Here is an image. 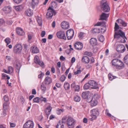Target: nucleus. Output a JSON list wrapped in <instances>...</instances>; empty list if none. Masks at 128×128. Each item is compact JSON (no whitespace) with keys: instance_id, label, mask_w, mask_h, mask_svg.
<instances>
[{"instance_id":"obj_60","label":"nucleus","mask_w":128,"mask_h":128,"mask_svg":"<svg viewBox=\"0 0 128 128\" xmlns=\"http://www.w3.org/2000/svg\"><path fill=\"white\" fill-rule=\"evenodd\" d=\"M76 86L75 83L74 82L71 85V88L72 90H74Z\"/></svg>"},{"instance_id":"obj_50","label":"nucleus","mask_w":128,"mask_h":128,"mask_svg":"<svg viewBox=\"0 0 128 128\" xmlns=\"http://www.w3.org/2000/svg\"><path fill=\"white\" fill-rule=\"evenodd\" d=\"M40 99L39 98L36 97L34 98L33 100L34 102L38 103L40 102Z\"/></svg>"},{"instance_id":"obj_9","label":"nucleus","mask_w":128,"mask_h":128,"mask_svg":"<svg viewBox=\"0 0 128 128\" xmlns=\"http://www.w3.org/2000/svg\"><path fill=\"white\" fill-rule=\"evenodd\" d=\"M74 121L72 118L69 117L67 120V124L69 128H73Z\"/></svg>"},{"instance_id":"obj_25","label":"nucleus","mask_w":128,"mask_h":128,"mask_svg":"<svg viewBox=\"0 0 128 128\" xmlns=\"http://www.w3.org/2000/svg\"><path fill=\"white\" fill-rule=\"evenodd\" d=\"M90 43L92 46H96L97 43V40L96 38H92L90 40Z\"/></svg>"},{"instance_id":"obj_64","label":"nucleus","mask_w":128,"mask_h":128,"mask_svg":"<svg viewBox=\"0 0 128 128\" xmlns=\"http://www.w3.org/2000/svg\"><path fill=\"white\" fill-rule=\"evenodd\" d=\"M46 34V32L44 31H42L41 34V36L42 37H43Z\"/></svg>"},{"instance_id":"obj_4","label":"nucleus","mask_w":128,"mask_h":128,"mask_svg":"<svg viewBox=\"0 0 128 128\" xmlns=\"http://www.w3.org/2000/svg\"><path fill=\"white\" fill-rule=\"evenodd\" d=\"M91 116L92 118L91 120L96 119L97 116L99 114V111L97 108L93 109L91 110Z\"/></svg>"},{"instance_id":"obj_15","label":"nucleus","mask_w":128,"mask_h":128,"mask_svg":"<svg viewBox=\"0 0 128 128\" xmlns=\"http://www.w3.org/2000/svg\"><path fill=\"white\" fill-rule=\"evenodd\" d=\"M74 46L76 50H81L83 48V44L81 42H78L75 44Z\"/></svg>"},{"instance_id":"obj_14","label":"nucleus","mask_w":128,"mask_h":128,"mask_svg":"<svg viewBox=\"0 0 128 128\" xmlns=\"http://www.w3.org/2000/svg\"><path fill=\"white\" fill-rule=\"evenodd\" d=\"M34 60L36 64L35 67L36 68H38L40 66V59L39 57L36 56L34 57Z\"/></svg>"},{"instance_id":"obj_48","label":"nucleus","mask_w":128,"mask_h":128,"mask_svg":"<svg viewBox=\"0 0 128 128\" xmlns=\"http://www.w3.org/2000/svg\"><path fill=\"white\" fill-rule=\"evenodd\" d=\"M104 39V38L103 35L100 36L99 37V40L101 42H103Z\"/></svg>"},{"instance_id":"obj_11","label":"nucleus","mask_w":128,"mask_h":128,"mask_svg":"<svg viewBox=\"0 0 128 128\" xmlns=\"http://www.w3.org/2000/svg\"><path fill=\"white\" fill-rule=\"evenodd\" d=\"M116 50L118 52L120 53H122L125 51V47L122 44H118L117 46Z\"/></svg>"},{"instance_id":"obj_36","label":"nucleus","mask_w":128,"mask_h":128,"mask_svg":"<svg viewBox=\"0 0 128 128\" xmlns=\"http://www.w3.org/2000/svg\"><path fill=\"white\" fill-rule=\"evenodd\" d=\"M90 85L88 82V83L85 84L83 86V88L84 90H87L89 89L90 88Z\"/></svg>"},{"instance_id":"obj_28","label":"nucleus","mask_w":128,"mask_h":128,"mask_svg":"<svg viewBox=\"0 0 128 128\" xmlns=\"http://www.w3.org/2000/svg\"><path fill=\"white\" fill-rule=\"evenodd\" d=\"M108 14H107L104 12L102 13L100 16V20H105L106 19V18L108 17Z\"/></svg>"},{"instance_id":"obj_3","label":"nucleus","mask_w":128,"mask_h":128,"mask_svg":"<svg viewBox=\"0 0 128 128\" xmlns=\"http://www.w3.org/2000/svg\"><path fill=\"white\" fill-rule=\"evenodd\" d=\"M100 6L102 10L105 12H108L110 10V8L107 2L104 0L101 1Z\"/></svg>"},{"instance_id":"obj_59","label":"nucleus","mask_w":128,"mask_h":128,"mask_svg":"<svg viewBox=\"0 0 128 128\" xmlns=\"http://www.w3.org/2000/svg\"><path fill=\"white\" fill-rule=\"evenodd\" d=\"M40 100H41L42 101H44V102H47L46 98H44L42 97H40Z\"/></svg>"},{"instance_id":"obj_21","label":"nucleus","mask_w":128,"mask_h":128,"mask_svg":"<svg viewBox=\"0 0 128 128\" xmlns=\"http://www.w3.org/2000/svg\"><path fill=\"white\" fill-rule=\"evenodd\" d=\"M31 51L32 53L34 54H36L39 52L38 49L36 46H32L31 48Z\"/></svg>"},{"instance_id":"obj_24","label":"nucleus","mask_w":128,"mask_h":128,"mask_svg":"<svg viewBox=\"0 0 128 128\" xmlns=\"http://www.w3.org/2000/svg\"><path fill=\"white\" fill-rule=\"evenodd\" d=\"M52 109V107L50 105L47 107L46 108V110H45V112L46 113L48 118L50 113Z\"/></svg>"},{"instance_id":"obj_16","label":"nucleus","mask_w":128,"mask_h":128,"mask_svg":"<svg viewBox=\"0 0 128 128\" xmlns=\"http://www.w3.org/2000/svg\"><path fill=\"white\" fill-rule=\"evenodd\" d=\"M101 32V33H103L106 32V30L103 28L99 29L98 28H95L93 29L92 31L93 33H99Z\"/></svg>"},{"instance_id":"obj_55","label":"nucleus","mask_w":128,"mask_h":128,"mask_svg":"<svg viewBox=\"0 0 128 128\" xmlns=\"http://www.w3.org/2000/svg\"><path fill=\"white\" fill-rule=\"evenodd\" d=\"M66 77L64 76V75H62L60 77V80L61 82H64L65 80Z\"/></svg>"},{"instance_id":"obj_56","label":"nucleus","mask_w":128,"mask_h":128,"mask_svg":"<svg viewBox=\"0 0 128 128\" xmlns=\"http://www.w3.org/2000/svg\"><path fill=\"white\" fill-rule=\"evenodd\" d=\"M4 100L5 101L7 102L9 101V98L8 96L5 95L4 97Z\"/></svg>"},{"instance_id":"obj_2","label":"nucleus","mask_w":128,"mask_h":128,"mask_svg":"<svg viewBox=\"0 0 128 128\" xmlns=\"http://www.w3.org/2000/svg\"><path fill=\"white\" fill-rule=\"evenodd\" d=\"M52 7H52H49L47 10L48 11L46 13V17L49 20L52 19L53 16H55L56 14V12L53 8Z\"/></svg>"},{"instance_id":"obj_46","label":"nucleus","mask_w":128,"mask_h":128,"mask_svg":"<svg viewBox=\"0 0 128 128\" xmlns=\"http://www.w3.org/2000/svg\"><path fill=\"white\" fill-rule=\"evenodd\" d=\"M119 28V26L116 22L115 23V27L114 28V30L116 32L118 31V30Z\"/></svg>"},{"instance_id":"obj_12","label":"nucleus","mask_w":128,"mask_h":128,"mask_svg":"<svg viewBox=\"0 0 128 128\" xmlns=\"http://www.w3.org/2000/svg\"><path fill=\"white\" fill-rule=\"evenodd\" d=\"M62 28L65 30H67L70 28L69 23L67 22L64 21L62 22L60 24Z\"/></svg>"},{"instance_id":"obj_22","label":"nucleus","mask_w":128,"mask_h":128,"mask_svg":"<svg viewBox=\"0 0 128 128\" xmlns=\"http://www.w3.org/2000/svg\"><path fill=\"white\" fill-rule=\"evenodd\" d=\"M90 92L88 91L83 92L82 94V97L84 99H86L89 96Z\"/></svg>"},{"instance_id":"obj_39","label":"nucleus","mask_w":128,"mask_h":128,"mask_svg":"<svg viewBox=\"0 0 128 128\" xmlns=\"http://www.w3.org/2000/svg\"><path fill=\"white\" fill-rule=\"evenodd\" d=\"M124 61L127 65H128V54L124 57Z\"/></svg>"},{"instance_id":"obj_43","label":"nucleus","mask_w":128,"mask_h":128,"mask_svg":"<svg viewBox=\"0 0 128 128\" xmlns=\"http://www.w3.org/2000/svg\"><path fill=\"white\" fill-rule=\"evenodd\" d=\"M14 8L17 11H20L22 8V6H14Z\"/></svg>"},{"instance_id":"obj_33","label":"nucleus","mask_w":128,"mask_h":128,"mask_svg":"<svg viewBox=\"0 0 128 128\" xmlns=\"http://www.w3.org/2000/svg\"><path fill=\"white\" fill-rule=\"evenodd\" d=\"M64 88L65 90H68L70 88V85L68 82L65 83L64 85Z\"/></svg>"},{"instance_id":"obj_42","label":"nucleus","mask_w":128,"mask_h":128,"mask_svg":"<svg viewBox=\"0 0 128 128\" xmlns=\"http://www.w3.org/2000/svg\"><path fill=\"white\" fill-rule=\"evenodd\" d=\"M56 113L58 114H60L62 112L64 111V109H61L58 108L56 110Z\"/></svg>"},{"instance_id":"obj_61","label":"nucleus","mask_w":128,"mask_h":128,"mask_svg":"<svg viewBox=\"0 0 128 128\" xmlns=\"http://www.w3.org/2000/svg\"><path fill=\"white\" fill-rule=\"evenodd\" d=\"M14 2L18 4L20 3L22 1V0H13Z\"/></svg>"},{"instance_id":"obj_8","label":"nucleus","mask_w":128,"mask_h":128,"mask_svg":"<svg viewBox=\"0 0 128 128\" xmlns=\"http://www.w3.org/2000/svg\"><path fill=\"white\" fill-rule=\"evenodd\" d=\"M74 34V30L72 29H70L67 31L66 35L68 40H70L73 38Z\"/></svg>"},{"instance_id":"obj_38","label":"nucleus","mask_w":128,"mask_h":128,"mask_svg":"<svg viewBox=\"0 0 128 128\" xmlns=\"http://www.w3.org/2000/svg\"><path fill=\"white\" fill-rule=\"evenodd\" d=\"M67 116H64L63 117L62 119V121H61V123H62V124H65L66 122H67Z\"/></svg>"},{"instance_id":"obj_45","label":"nucleus","mask_w":128,"mask_h":128,"mask_svg":"<svg viewBox=\"0 0 128 128\" xmlns=\"http://www.w3.org/2000/svg\"><path fill=\"white\" fill-rule=\"evenodd\" d=\"M33 36V34L31 33L29 34H28V42H30V40L32 39V37Z\"/></svg>"},{"instance_id":"obj_18","label":"nucleus","mask_w":128,"mask_h":128,"mask_svg":"<svg viewBox=\"0 0 128 128\" xmlns=\"http://www.w3.org/2000/svg\"><path fill=\"white\" fill-rule=\"evenodd\" d=\"M44 81L46 85H48L52 82V79L50 77L47 76L45 78Z\"/></svg>"},{"instance_id":"obj_6","label":"nucleus","mask_w":128,"mask_h":128,"mask_svg":"<svg viewBox=\"0 0 128 128\" xmlns=\"http://www.w3.org/2000/svg\"><path fill=\"white\" fill-rule=\"evenodd\" d=\"M14 66L16 68V72L18 74H19L21 66L20 63L18 60H16L14 63Z\"/></svg>"},{"instance_id":"obj_35","label":"nucleus","mask_w":128,"mask_h":128,"mask_svg":"<svg viewBox=\"0 0 128 128\" xmlns=\"http://www.w3.org/2000/svg\"><path fill=\"white\" fill-rule=\"evenodd\" d=\"M80 97L76 95L75 96L74 98V100L76 102H79L80 100Z\"/></svg>"},{"instance_id":"obj_20","label":"nucleus","mask_w":128,"mask_h":128,"mask_svg":"<svg viewBox=\"0 0 128 128\" xmlns=\"http://www.w3.org/2000/svg\"><path fill=\"white\" fill-rule=\"evenodd\" d=\"M120 60L117 59H114L112 61V66L116 67V66L118 65V63L120 62Z\"/></svg>"},{"instance_id":"obj_26","label":"nucleus","mask_w":128,"mask_h":128,"mask_svg":"<svg viewBox=\"0 0 128 128\" xmlns=\"http://www.w3.org/2000/svg\"><path fill=\"white\" fill-rule=\"evenodd\" d=\"M82 61L83 62L86 64H88L90 60L88 56H84L82 58Z\"/></svg>"},{"instance_id":"obj_51","label":"nucleus","mask_w":128,"mask_h":128,"mask_svg":"<svg viewBox=\"0 0 128 128\" xmlns=\"http://www.w3.org/2000/svg\"><path fill=\"white\" fill-rule=\"evenodd\" d=\"M84 54L90 56H91L92 54V52H86L84 53Z\"/></svg>"},{"instance_id":"obj_52","label":"nucleus","mask_w":128,"mask_h":128,"mask_svg":"<svg viewBox=\"0 0 128 128\" xmlns=\"http://www.w3.org/2000/svg\"><path fill=\"white\" fill-rule=\"evenodd\" d=\"M84 33L82 32H80L78 35V37L80 39H82L84 37Z\"/></svg>"},{"instance_id":"obj_32","label":"nucleus","mask_w":128,"mask_h":128,"mask_svg":"<svg viewBox=\"0 0 128 128\" xmlns=\"http://www.w3.org/2000/svg\"><path fill=\"white\" fill-rule=\"evenodd\" d=\"M98 103V102L96 100L94 99L91 102V104L92 106H96Z\"/></svg>"},{"instance_id":"obj_1","label":"nucleus","mask_w":128,"mask_h":128,"mask_svg":"<svg viewBox=\"0 0 128 128\" xmlns=\"http://www.w3.org/2000/svg\"><path fill=\"white\" fill-rule=\"evenodd\" d=\"M114 36V38L116 39L119 42L125 43L126 42L125 39L127 40L125 33L121 30L115 32Z\"/></svg>"},{"instance_id":"obj_63","label":"nucleus","mask_w":128,"mask_h":128,"mask_svg":"<svg viewBox=\"0 0 128 128\" xmlns=\"http://www.w3.org/2000/svg\"><path fill=\"white\" fill-rule=\"evenodd\" d=\"M60 60L64 61L66 60V58L63 56H62L60 57Z\"/></svg>"},{"instance_id":"obj_29","label":"nucleus","mask_w":128,"mask_h":128,"mask_svg":"<svg viewBox=\"0 0 128 128\" xmlns=\"http://www.w3.org/2000/svg\"><path fill=\"white\" fill-rule=\"evenodd\" d=\"M31 6L33 8H34L35 6L37 5L38 3V0H32Z\"/></svg>"},{"instance_id":"obj_5","label":"nucleus","mask_w":128,"mask_h":128,"mask_svg":"<svg viewBox=\"0 0 128 128\" xmlns=\"http://www.w3.org/2000/svg\"><path fill=\"white\" fill-rule=\"evenodd\" d=\"M22 49V47L21 44H16L14 48V52L15 54H19L21 52Z\"/></svg>"},{"instance_id":"obj_54","label":"nucleus","mask_w":128,"mask_h":128,"mask_svg":"<svg viewBox=\"0 0 128 128\" xmlns=\"http://www.w3.org/2000/svg\"><path fill=\"white\" fill-rule=\"evenodd\" d=\"M10 39L9 38H7L5 40V41L6 42L7 44L8 45L10 43Z\"/></svg>"},{"instance_id":"obj_57","label":"nucleus","mask_w":128,"mask_h":128,"mask_svg":"<svg viewBox=\"0 0 128 128\" xmlns=\"http://www.w3.org/2000/svg\"><path fill=\"white\" fill-rule=\"evenodd\" d=\"M7 110H3V112L2 114V117L5 116L7 114Z\"/></svg>"},{"instance_id":"obj_47","label":"nucleus","mask_w":128,"mask_h":128,"mask_svg":"<svg viewBox=\"0 0 128 128\" xmlns=\"http://www.w3.org/2000/svg\"><path fill=\"white\" fill-rule=\"evenodd\" d=\"M80 88L79 85H76L75 88H74V90L75 91L79 92L80 90Z\"/></svg>"},{"instance_id":"obj_10","label":"nucleus","mask_w":128,"mask_h":128,"mask_svg":"<svg viewBox=\"0 0 128 128\" xmlns=\"http://www.w3.org/2000/svg\"><path fill=\"white\" fill-rule=\"evenodd\" d=\"M56 35L57 37L59 38L64 40L66 39L65 32L63 31H60L56 33Z\"/></svg>"},{"instance_id":"obj_17","label":"nucleus","mask_w":128,"mask_h":128,"mask_svg":"<svg viewBox=\"0 0 128 128\" xmlns=\"http://www.w3.org/2000/svg\"><path fill=\"white\" fill-rule=\"evenodd\" d=\"M16 31L17 34L20 36H23L25 33L23 29L20 28L18 27L16 28Z\"/></svg>"},{"instance_id":"obj_23","label":"nucleus","mask_w":128,"mask_h":128,"mask_svg":"<svg viewBox=\"0 0 128 128\" xmlns=\"http://www.w3.org/2000/svg\"><path fill=\"white\" fill-rule=\"evenodd\" d=\"M52 109V107L50 105L47 107L46 108V110H45V112L46 113L48 118L50 113Z\"/></svg>"},{"instance_id":"obj_40","label":"nucleus","mask_w":128,"mask_h":128,"mask_svg":"<svg viewBox=\"0 0 128 128\" xmlns=\"http://www.w3.org/2000/svg\"><path fill=\"white\" fill-rule=\"evenodd\" d=\"M87 101L88 102H90L94 99L92 96H89L86 98Z\"/></svg>"},{"instance_id":"obj_30","label":"nucleus","mask_w":128,"mask_h":128,"mask_svg":"<svg viewBox=\"0 0 128 128\" xmlns=\"http://www.w3.org/2000/svg\"><path fill=\"white\" fill-rule=\"evenodd\" d=\"M25 13L28 16H30L32 14V11L31 9H28L26 11Z\"/></svg>"},{"instance_id":"obj_49","label":"nucleus","mask_w":128,"mask_h":128,"mask_svg":"<svg viewBox=\"0 0 128 128\" xmlns=\"http://www.w3.org/2000/svg\"><path fill=\"white\" fill-rule=\"evenodd\" d=\"M42 90H45L46 88V85L44 84H42L40 88Z\"/></svg>"},{"instance_id":"obj_34","label":"nucleus","mask_w":128,"mask_h":128,"mask_svg":"<svg viewBox=\"0 0 128 128\" xmlns=\"http://www.w3.org/2000/svg\"><path fill=\"white\" fill-rule=\"evenodd\" d=\"M78 70L76 71L75 72L74 71V74L75 75L80 74L82 72L81 70L80 69L81 68L80 67H78Z\"/></svg>"},{"instance_id":"obj_7","label":"nucleus","mask_w":128,"mask_h":128,"mask_svg":"<svg viewBox=\"0 0 128 128\" xmlns=\"http://www.w3.org/2000/svg\"><path fill=\"white\" fill-rule=\"evenodd\" d=\"M34 126L33 122L31 120H29L24 124L23 128H33Z\"/></svg>"},{"instance_id":"obj_62","label":"nucleus","mask_w":128,"mask_h":128,"mask_svg":"<svg viewBox=\"0 0 128 128\" xmlns=\"http://www.w3.org/2000/svg\"><path fill=\"white\" fill-rule=\"evenodd\" d=\"M40 120H36V124H37V125L38 126V128H40V125L39 124V122H40Z\"/></svg>"},{"instance_id":"obj_44","label":"nucleus","mask_w":128,"mask_h":128,"mask_svg":"<svg viewBox=\"0 0 128 128\" xmlns=\"http://www.w3.org/2000/svg\"><path fill=\"white\" fill-rule=\"evenodd\" d=\"M4 110H7L8 109V105L6 102L4 103L3 105Z\"/></svg>"},{"instance_id":"obj_13","label":"nucleus","mask_w":128,"mask_h":128,"mask_svg":"<svg viewBox=\"0 0 128 128\" xmlns=\"http://www.w3.org/2000/svg\"><path fill=\"white\" fill-rule=\"evenodd\" d=\"M88 82L90 86H93L92 88L98 89L99 88L97 86V83L94 81L93 80H90Z\"/></svg>"},{"instance_id":"obj_27","label":"nucleus","mask_w":128,"mask_h":128,"mask_svg":"<svg viewBox=\"0 0 128 128\" xmlns=\"http://www.w3.org/2000/svg\"><path fill=\"white\" fill-rule=\"evenodd\" d=\"M117 21L118 23L121 24L122 26L124 27L126 26H127V23L125 22L123 20L121 19H118Z\"/></svg>"},{"instance_id":"obj_19","label":"nucleus","mask_w":128,"mask_h":128,"mask_svg":"<svg viewBox=\"0 0 128 128\" xmlns=\"http://www.w3.org/2000/svg\"><path fill=\"white\" fill-rule=\"evenodd\" d=\"M124 67V64L123 62L120 60L118 63V65L116 66V69L121 70L123 69Z\"/></svg>"},{"instance_id":"obj_41","label":"nucleus","mask_w":128,"mask_h":128,"mask_svg":"<svg viewBox=\"0 0 128 128\" xmlns=\"http://www.w3.org/2000/svg\"><path fill=\"white\" fill-rule=\"evenodd\" d=\"M8 74H11L13 73L14 71L13 68L11 66H9L8 68Z\"/></svg>"},{"instance_id":"obj_37","label":"nucleus","mask_w":128,"mask_h":128,"mask_svg":"<svg viewBox=\"0 0 128 128\" xmlns=\"http://www.w3.org/2000/svg\"><path fill=\"white\" fill-rule=\"evenodd\" d=\"M108 78L109 80H112L113 79H115L116 78V76H113L110 74H109L108 75Z\"/></svg>"},{"instance_id":"obj_31","label":"nucleus","mask_w":128,"mask_h":128,"mask_svg":"<svg viewBox=\"0 0 128 128\" xmlns=\"http://www.w3.org/2000/svg\"><path fill=\"white\" fill-rule=\"evenodd\" d=\"M61 120L60 121L56 126V128H64V124L61 123Z\"/></svg>"},{"instance_id":"obj_53","label":"nucleus","mask_w":128,"mask_h":128,"mask_svg":"<svg viewBox=\"0 0 128 128\" xmlns=\"http://www.w3.org/2000/svg\"><path fill=\"white\" fill-rule=\"evenodd\" d=\"M5 23V22L2 19H0V26L4 25Z\"/></svg>"},{"instance_id":"obj_58","label":"nucleus","mask_w":128,"mask_h":128,"mask_svg":"<svg viewBox=\"0 0 128 128\" xmlns=\"http://www.w3.org/2000/svg\"><path fill=\"white\" fill-rule=\"evenodd\" d=\"M36 20L38 22L39 26H40V17L38 16H37L36 18Z\"/></svg>"}]
</instances>
